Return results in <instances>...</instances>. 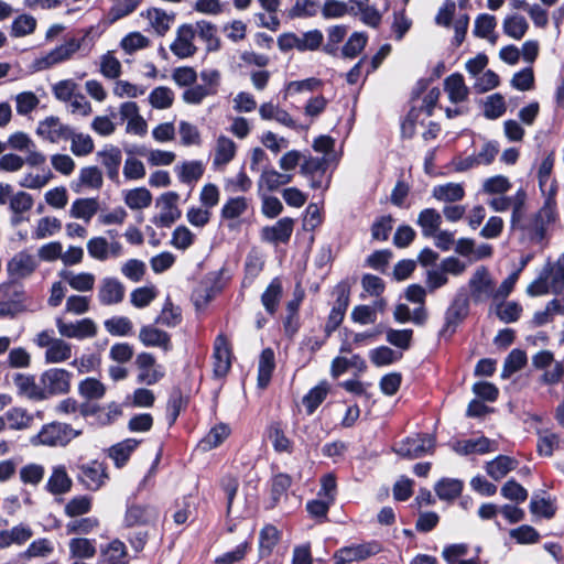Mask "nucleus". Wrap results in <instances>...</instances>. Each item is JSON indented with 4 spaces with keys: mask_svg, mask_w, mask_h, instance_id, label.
I'll list each match as a JSON object with an SVG mask.
<instances>
[{
    "mask_svg": "<svg viewBox=\"0 0 564 564\" xmlns=\"http://www.w3.org/2000/svg\"><path fill=\"white\" fill-rule=\"evenodd\" d=\"M564 290V253L555 262L547 261L539 278L529 284L527 292L531 296L547 293L558 294Z\"/></svg>",
    "mask_w": 564,
    "mask_h": 564,
    "instance_id": "f257e3e1",
    "label": "nucleus"
},
{
    "mask_svg": "<svg viewBox=\"0 0 564 564\" xmlns=\"http://www.w3.org/2000/svg\"><path fill=\"white\" fill-rule=\"evenodd\" d=\"M79 434L80 431L68 424L53 422L45 424L36 435L31 437L30 442L34 446H65Z\"/></svg>",
    "mask_w": 564,
    "mask_h": 564,
    "instance_id": "f03ea898",
    "label": "nucleus"
},
{
    "mask_svg": "<svg viewBox=\"0 0 564 564\" xmlns=\"http://www.w3.org/2000/svg\"><path fill=\"white\" fill-rule=\"evenodd\" d=\"M33 343L40 348H45L46 364H61L72 357V345L62 338L54 337L53 330L40 332Z\"/></svg>",
    "mask_w": 564,
    "mask_h": 564,
    "instance_id": "7ed1b4c3",
    "label": "nucleus"
},
{
    "mask_svg": "<svg viewBox=\"0 0 564 564\" xmlns=\"http://www.w3.org/2000/svg\"><path fill=\"white\" fill-rule=\"evenodd\" d=\"M323 33L319 30H311L301 35L295 33H283L278 37V46L283 52H288L293 48L301 52L315 51L323 43Z\"/></svg>",
    "mask_w": 564,
    "mask_h": 564,
    "instance_id": "20e7f679",
    "label": "nucleus"
},
{
    "mask_svg": "<svg viewBox=\"0 0 564 564\" xmlns=\"http://www.w3.org/2000/svg\"><path fill=\"white\" fill-rule=\"evenodd\" d=\"M6 144L12 150L26 153L25 162L29 166H41L46 162L45 154L37 150L32 138L23 131L10 134Z\"/></svg>",
    "mask_w": 564,
    "mask_h": 564,
    "instance_id": "39448f33",
    "label": "nucleus"
},
{
    "mask_svg": "<svg viewBox=\"0 0 564 564\" xmlns=\"http://www.w3.org/2000/svg\"><path fill=\"white\" fill-rule=\"evenodd\" d=\"M72 375L62 368H50L45 370L40 382L45 394V400L52 395L65 394L70 390Z\"/></svg>",
    "mask_w": 564,
    "mask_h": 564,
    "instance_id": "423d86ee",
    "label": "nucleus"
},
{
    "mask_svg": "<svg viewBox=\"0 0 564 564\" xmlns=\"http://www.w3.org/2000/svg\"><path fill=\"white\" fill-rule=\"evenodd\" d=\"M86 248L89 257L100 262L117 259L123 254V246L120 241H108L104 236L90 238L87 241Z\"/></svg>",
    "mask_w": 564,
    "mask_h": 564,
    "instance_id": "0eeeda50",
    "label": "nucleus"
},
{
    "mask_svg": "<svg viewBox=\"0 0 564 564\" xmlns=\"http://www.w3.org/2000/svg\"><path fill=\"white\" fill-rule=\"evenodd\" d=\"M495 281L486 267H479L469 280L470 297L475 303L494 300Z\"/></svg>",
    "mask_w": 564,
    "mask_h": 564,
    "instance_id": "6e6552de",
    "label": "nucleus"
},
{
    "mask_svg": "<svg viewBox=\"0 0 564 564\" xmlns=\"http://www.w3.org/2000/svg\"><path fill=\"white\" fill-rule=\"evenodd\" d=\"M556 216V212L542 206L527 220L523 231L531 241L540 243L545 238L546 228L555 221Z\"/></svg>",
    "mask_w": 564,
    "mask_h": 564,
    "instance_id": "1a4fd4ad",
    "label": "nucleus"
},
{
    "mask_svg": "<svg viewBox=\"0 0 564 564\" xmlns=\"http://www.w3.org/2000/svg\"><path fill=\"white\" fill-rule=\"evenodd\" d=\"M80 48V41L77 39H70L59 46L51 50L44 56L35 61L37 70H44L53 67L59 63L66 62Z\"/></svg>",
    "mask_w": 564,
    "mask_h": 564,
    "instance_id": "9d476101",
    "label": "nucleus"
},
{
    "mask_svg": "<svg viewBox=\"0 0 564 564\" xmlns=\"http://www.w3.org/2000/svg\"><path fill=\"white\" fill-rule=\"evenodd\" d=\"M135 365L138 368V382L148 386L155 384L165 375L164 367L156 364L152 354L141 352L137 356Z\"/></svg>",
    "mask_w": 564,
    "mask_h": 564,
    "instance_id": "9b49d317",
    "label": "nucleus"
},
{
    "mask_svg": "<svg viewBox=\"0 0 564 564\" xmlns=\"http://www.w3.org/2000/svg\"><path fill=\"white\" fill-rule=\"evenodd\" d=\"M423 93L422 80H417L411 93L410 109L401 123V132L405 138H411L415 133L416 124L423 110Z\"/></svg>",
    "mask_w": 564,
    "mask_h": 564,
    "instance_id": "f8f14e48",
    "label": "nucleus"
},
{
    "mask_svg": "<svg viewBox=\"0 0 564 564\" xmlns=\"http://www.w3.org/2000/svg\"><path fill=\"white\" fill-rule=\"evenodd\" d=\"M69 126L63 123L56 116H48L37 122L35 133L36 135L50 143H58L59 141H66L67 134H69Z\"/></svg>",
    "mask_w": 564,
    "mask_h": 564,
    "instance_id": "ddd939ff",
    "label": "nucleus"
},
{
    "mask_svg": "<svg viewBox=\"0 0 564 564\" xmlns=\"http://www.w3.org/2000/svg\"><path fill=\"white\" fill-rule=\"evenodd\" d=\"M119 115L126 121V132L129 134L143 137L148 131V123L140 115L139 107L133 101L122 102L119 107Z\"/></svg>",
    "mask_w": 564,
    "mask_h": 564,
    "instance_id": "4468645a",
    "label": "nucleus"
},
{
    "mask_svg": "<svg viewBox=\"0 0 564 564\" xmlns=\"http://www.w3.org/2000/svg\"><path fill=\"white\" fill-rule=\"evenodd\" d=\"M180 195L176 192H166L162 194L156 202L160 207V214L155 219V224L161 227H170L181 217V210L177 203Z\"/></svg>",
    "mask_w": 564,
    "mask_h": 564,
    "instance_id": "2eb2a0df",
    "label": "nucleus"
},
{
    "mask_svg": "<svg viewBox=\"0 0 564 564\" xmlns=\"http://www.w3.org/2000/svg\"><path fill=\"white\" fill-rule=\"evenodd\" d=\"M249 200L242 196L230 197L225 202L220 210V217L229 230H237L240 218L248 212Z\"/></svg>",
    "mask_w": 564,
    "mask_h": 564,
    "instance_id": "dca6fc26",
    "label": "nucleus"
},
{
    "mask_svg": "<svg viewBox=\"0 0 564 564\" xmlns=\"http://www.w3.org/2000/svg\"><path fill=\"white\" fill-rule=\"evenodd\" d=\"M196 30L192 24H183L176 31V37L170 45L171 52L178 58H187L195 54L194 39Z\"/></svg>",
    "mask_w": 564,
    "mask_h": 564,
    "instance_id": "f3484780",
    "label": "nucleus"
},
{
    "mask_svg": "<svg viewBox=\"0 0 564 564\" xmlns=\"http://www.w3.org/2000/svg\"><path fill=\"white\" fill-rule=\"evenodd\" d=\"M379 551L380 546L375 542L341 547L334 555V564H347L355 561H362L377 554Z\"/></svg>",
    "mask_w": 564,
    "mask_h": 564,
    "instance_id": "a211bd4d",
    "label": "nucleus"
},
{
    "mask_svg": "<svg viewBox=\"0 0 564 564\" xmlns=\"http://www.w3.org/2000/svg\"><path fill=\"white\" fill-rule=\"evenodd\" d=\"M56 327L59 335L67 338H90L97 333L96 324L90 318H83L75 323H66L62 318H56Z\"/></svg>",
    "mask_w": 564,
    "mask_h": 564,
    "instance_id": "6ab92c4d",
    "label": "nucleus"
},
{
    "mask_svg": "<svg viewBox=\"0 0 564 564\" xmlns=\"http://www.w3.org/2000/svg\"><path fill=\"white\" fill-rule=\"evenodd\" d=\"M294 220L290 217L279 219L272 226H265L261 229V239L270 243H286L293 232Z\"/></svg>",
    "mask_w": 564,
    "mask_h": 564,
    "instance_id": "aec40b11",
    "label": "nucleus"
},
{
    "mask_svg": "<svg viewBox=\"0 0 564 564\" xmlns=\"http://www.w3.org/2000/svg\"><path fill=\"white\" fill-rule=\"evenodd\" d=\"M453 449L459 455L487 454L498 449V443L485 436L454 442Z\"/></svg>",
    "mask_w": 564,
    "mask_h": 564,
    "instance_id": "412c9836",
    "label": "nucleus"
},
{
    "mask_svg": "<svg viewBox=\"0 0 564 564\" xmlns=\"http://www.w3.org/2000/svg\"><path fill=\"white\" fill-rule=\"evenodd\" d=\"M104 184L101 171L97 166L82 167L78 177L72 182V189L75 193H83L84 191H98Z\"/></svg>",
    "mask_w": 564,
    "mask_h": 564,
    "instance_id": "4be33fe9",
    "label": "nucleus"
},
{
    "mask_svg": "<svg viewBox=\"0 0 564 564\" xmlns=\"http://www.w3.org/2000/svg\"><path fill=\"white\" fill-rule=\"evenodd\" d=\"M37 267L34 256L20 251L8 262L7 270L13 279H23L31 275Z\"/></svg>",
    "mask_w": 564,
    "mask_h": 564,
    "instance_id": "5701e85b",
    "label": "nucleus"
},
{
    "mask_svg": "<svg viewBox=\"0 0 564 564\" xmlns=\"http://www.w3.org/2000/svg\"><path fill=\"white\" fill-rule=\"evenodd\" d=\"M214 373L224 377L231 366V352L229 343L224 335H218L214 345Z\"/></svg>",
    "mask_w": 564,
    "mask_h": 564,
    "instance_id": "b1692460",
    "label": "nucleus"
},
{
    "mask_svg": "<svg viewBox=\"0 0 564 564\" xmlns=\"http://www.w3.org/2000/svg\"><path fill=\"white\" fill-rule=\"evenodd\" d=\"M13 383L21 397H24L31 401H43L45 394L41 382L35 381V377L26 373H17L13 377Z\"/></svg>",
    "mask_w": 564,
    "mask_h": 564,
    "instance_id": "393cba45",
    "label": "nucleus"
},
{
    "mask_svg": "<svg viewBox=\"0 0 564 564\" xmlns=\"http://www.w3.org/2000/svg\"><path fill=\"white\" fill-rule=\"evenodd\" d=\"M79 480L88 490H98L104 486L107 474L102 464L93 462L80 467Z\"/></svg>",
    "mask_w": 564,
    "mask_h": 564,
    "instance_id": "a878e982",
    "label": "nucleus"
},
{
    "mask_svg": "<svg viewBox=\"0 0 564 564\" xmlns=\"http://www.w3.org/2000/svg\"><path fill=\"white\" fill-rule=\"evenodd\" d=\"M158 511L148 505H131L127 508L124 523L127 527L145 525L158 519Z\"/></svg>",
    "mask_w": 564,
    "mask_h": 564,
    "instance_id": "bb28decb",
    "label": "nucleus"
},
{
    "mask_svg": "<svg viewBox=\"0 0 564 564\" xmlns=\"http://www.w3.org/2000/svg\"><path fill=\"white\" fill-rule=\"evenodd\" d=\"M124 297L123 284L115 278H105L101 280L98 290V300L104 305H115Z\"/></svg>",
    "mask_w": 564,
    "mask_h": 564,
    "instance_id": "cd10ccee",
    "label": "nucleus"
},
{
    "mask_svg": "<svg viewBox=\"0 0 564 564\" xmlns=\"http://www.w3.org/2000/svg\"><path fill=\"white\" fill-rule=\"evenodd\" d=\"M73 480L68 476L64 465H56L52 468L46 482V490L52 495H64L70 491Z\"/></svg>",
    "mask_w": 564,
    "mask_h": 564,
    "instance_id": "c85d7f7f",
    "label": "nucleus"
},
{
    "mask_svg": "<svg viewBox=\"0 0 564 564\" xmlns=\"http://www.w3.org/2000/svg\"><path fill=\"white\" fill-rule=\"evenodd\" d=\"M141 15L145 18L151 29L158 35H164L172 26L175 20L174 13H167L159 8H151L142 12Z\"/></svg>",
    "mask_w": 564,
    "mask_h": 564,
    "instance_id": "c756f323",
    "label": "nucleus"
},
{
    "mask_svg": "<svg viewBox=\"0 0 564 564\" xmlns=\"http://www.w3.org/2000/svg\"><path fill=\"white\" fill-rule=\"evenodd\" d=\"M292 178V174L280 173L274 169H265L258 180V193L274 192L282 185L290 183Z\"/></svg>",
    "mask_w": 564,
    "mask_h": 564,
    "instance_id": "7c9ffc66",
    "label": "nucleus"
},
{
    "mask_svg": "<svg viewBox=\"0 0 564 564\" xmlns=\"http://www.w3.org/2000/svg\"><path fill=\"white\" fill-rule=\"evenodd\" d=\"M58 275L74 290L77 292H90L93 291L96 282L95 274L90 272H74L69 270H62Z\"/></svg>",
    "mask_w": 564,
    "mask_h": 564,
    "instance_id": "2f4dec72",
    "label": "nucleus"
},
{
    "mask_svg": "<svg viewBox=\"0 0 564 564\" xmlns=\"http://www.w3.org/2000/svg\"><path fill=\"white\" fill-rule=\"evenodd\" d=\"M236 143L226 135H219L214 149L213 165L216 169L226 166L236 155Z\"/></svg>",
    "mask_w": 564,
    "mask_h": 564,
    "instance_id": "473e14b6",
    "label": "nucleus"
},
{
    "mask_svg": "<svg viewBox=\"0 0 564 564\" xmlns=\"http://www.w3.org/2000/svg\"><path fill=\"white\" fill-rule=\"evenodd\" d=\"M33 535L30 525L20 523L8 530L0 531V549H7L12 544L22 545Z\"/></svg>",
    "mask_w": 564,
    "mask_h": 564,
    "instance_id": "72a5a7b5",
    "label": "nucleus"
},
{
    "mask_svg": "<svg viewBox=\"0 0 564 564\" xmlns=\"http://www.w3.org/2000/svg\"><path fill=\"white\" fill-rule=\"evenodd\" d=\"M69 557L74 560H90L97 553L96 540L83 536L72 538L68 541Z\"/></svg>",
    "mask_w": 564,
    "mask_h": 564,
    "instance_id": "f704fd0d",
    "label": "nucleus"
},
{
    "mask_svg": "<svg viewBox=\"0 0 564 564\" xmlns=\"http://www.w3.org/2000/svg\"><path fill=\"white\" fill-rule=\"evenodd\" d=\"M111 6L107 10L104 20L107 24H113L117 21L130 15L137 10L142 0H110Z\"/></svg>",
    "mask_w": 564,
    "mask_h": 564,
    "instance_id": "c9c22d12",
    "label": "nucleus"
},
{
    "mask_svg": "<svg viewBox=\"0 0 564 564\" xmlns=\"http://www.w3.org/2000/svg\"><path fill=\"white\" fill-rule=\"evenodd\" d=\"M97 156L106 169L108 177L110 180H117L122 160L121 150L117 147L110 145L99 151Z\"/></svg>",
    "mask_w": 564,
    "mask_h": 564,
    "instance_id": "e433bc0d",
    "label": "nucleus"
},
{
    "mask_svg": "<svg viewBox=\"0 0 564 564\" xmlns=\"http://www.w3.org/2000/svg\"><path fill=\"white\" fill-rule=\"evenodd\" d=\"M139 339L147 347H159L165 351L171 348L169 334L153 326H143L140 329Z\"/></svg>",
    "mask_w": 564,
    "mask_h": 564,
    "instance_id": "4c0bfd02",
    "label": "nucleus"
},
{
    "mask_svg": "<svg viewBox=\"0 0 564 564\" xmlns=\"http://www.w3.org/2000/svg\"><path fill=\"white\" fill-rule=\"evenodd\" d=\"M444 90L454 104L465 101L469 95V88L466 86L463 75L458 73L452 74L444 80Z\"/></svg>",
    "mask_w": 564,
    "mask_h": 564,
    "instance_id": "58836bf2",
    "label": "nucleus"
},
{
    "mask_svg": "<svg viewBox=\"0 0 564 564\" xmlns=\"http://www.w3.org/2000/svg\"><path fill=\"white\" fill-rule=\"evenodd\" d=\"M128 551L126 545L119 541H111L100 551L99 564H128Z\"/></svg>",
    "mask_w": 564,
    "mask_h": 564,
    "instance_id": "ea45409f",
    "label": "nucleus"
},
{
    "mask_svg": "<svg viewBox=\"0 0 564 564\" xmlns=\"http://www.w3.org/2000/svg\"><path fill=\"white\" fill-rule=\"evenodd\" d=\"M99 209V202L95 197L77 198L73 202L69 215L73 218L89 223Z\"/></svg>",
    "mask_w": 564,
    "mask_h": 564,
    "instance_id": "a19ab883",
    "label": "nucleus"
},
{
    "mask_svg": "<svg viewBox=\"0 0 564 564\" xmlns=\"http://www.w3.org/2000/svg\"><path fill=\"white\" fill-rule=\"evenodd\" d=\"M66 140L70 141V151L75 156H87L95 150V142L88 133L76 132L69 128Z\"/></svg>",
    "mask_w": 564,
    "mask_h": 564,
    "instance_id": "79ce46f5",
    "label": "nucleus"
},
{
    "mask_svg": "<svg viewBox=\"0 0 564 564\" xmlns=\"http://www.w3.org/2000/svg\"><path fill=\"white\" fill-rule=\"evenodd\" d=\"M527 193L524 189H519L514 194L513 205L511 207V219L510 225L514 230H522L527 225Z\"/></svg>",
    "mask_w": 564,
    "mask_h": 564,
    "instance_id": "37998d69",
    "label": "nucleus"
},
{
    "mask_svg": "<svg viewBox=\"0 0 564 564\" xmlns=\"http://www.w3.org/2000/svg\"><path fill=\"white\" fill-rule=\"evenodd\" d=\"M54 553V543L47 538H39L32 541L20 554L22 560L47 558Z\"/></svg>",
    "mask_w": 564,
    "mask_h": 564,
    "instance_id": "c03bdc74",
    "label": "nucleus"
},
{
    "mask_svg": "<svg viewBox=\"0 0 564 564\" xmlns=\"http://www.w3.org/2000/svg\"><path fill=\"white\" fill-rule=\"evenodd\" d=\"M517 467V460L506 456L499 455L495 459L486 464L487 474L495 480H500Z\"/></svg>",
    "mask_w": 564,
    "mask_h": 564,
    "instance_id": "a18cd8bd",
    "label": "nucleus"
},
{
    "mask_svg": "<svg viewBox=\"0 0 564 564\" xmlns=\"http://www.w3.org/2000/svg\"><path fill=\"white\" fill-rule=\"evenodd\" d=\"M174 171L182 183L189 184L203 176L205 167L200 161H185L175 165Z\"/></svg>",
    "mask_w": 564,
    "mask_h": 564,
    "instance_id": "49530a36",
    "label": "nucleus"
},
{
    "mask_svg": "<svg viewBox=\"0 0 564 564\" xmlns=\"http://www.w3.org/2000/svg\"><path fill=\"white\" fill-rule=\"evenodd\" d=\"M350 368L362 372L367 368L366 361L359 355H354L350 358L336 357L332 361L330 375L338 378Z\"/></svg>",
    "mask_w": 564,
    "mask_h": 564,
    "instance_id": "de8ad7c7",
    "label": "nucleus"
},
{
    "mask_svg": "<svg viewBox=\"0 0 564 564\" xmlns=\"http://www.w3.org/2000/svg\"><path fill=\"white\" fill-rule=\"evenodd\" d=\"M7 426L13 431L29 429L33 423V415L23 408H11L4 413Z\"/></svg>",
    "mask_w": 564,
    "mask_h": 564,
    "instance_id": "09e8293b",
    "label": "nucleus"
},
{
    "mask_svg": "<svg viewBox=\"0 0 564 564\" xmlns=\"http://www.w3.org/2000/svg\"><path fill=\"white\" fill-rule=\"evenodd\" d=\"M123 200L130 209H144L151 205L152 194L145 187H137L124 191Z\"/></svg>",
    "mask_w": 564,
    "mask_h": 564,
    "instance_id": "8fccbe9b",
    "label": "nucleus"
},
{
    "mask_svg": "<svg viewBox=\"0 0 564 564\" xmlns=\"http://www.w3.org/2000/svg\"><path fill=\"white\" fill-rule=\"evenodd\" d=\"M274 368V352L267 348L261 352L258 365V386L260 388L263 389L269 384Z\"/></svg>",
    "mask_w": 564,
    "mask_h": 564,
    "instance_id": "3c124183",
    "label": "nucleus"
},
{
    "mask_svg": "<svg viewBox=\"0 0 564 564\" xmlns=\"http://www.w3.org/2000/svg\"><path fill=\"white\" fill-rule=\"evenodd\" d=\"M354 0H325L322 14L325 19H339L345 15H352Z\"/></svg>",
    "mask_w": 564,
    "mask_h": 564,
    "instance_id": "603ef678",
    "label": "nucleus"
},
{
    "mask_svg": "<svg viewBox=\"0 0 564 564\" xmlns=\"http://www.w3.org/2000/svg\"><path fill=\"white\" fill-rule=\"evenodd\" d=\"M139 442L134 438H127L109 448V456L117 467H122L129 459L131 453L138 447Z\"/></svg>",
    "mask_w": 564,
    "mask_h": 564,
    "instance_id": "864d4df0",
    "label": "nucleus"
},
{
    "mask_svg": "<svg viewBox=\"0 0 564 564\" xmlns=\"http://www.w3.org/2000/svg\"><path fill=\"white\" fill-rule=\"evenodd\" d=\"M230 434L228 425L220 423L210 429L208 434L199 442L202 451L207 452L219 446Z\"/></svg>",
    "mask_w": 564,
    "mask_h": 564,
    "instance_id": "5fc2aeb1",
    "label": "nucleus"
},
{
    "mask_svg": "<svg viewBox=\"0 0 564 564\" xmlns=\"http://www.w3.org/2000/svg\"><path fill=\"white\" fill-rule=\"evenodd\" d=\"M369 359L376 367L390 366L402 358L400 351L393 350L388 346H379L369 351Z\"/></svg>",
    "mask_w": 564,
    "mask_h": 564,
    "instance_id": "6e6d98bb",
    "label": "nucleus"
},
{
    "mask_svg": "<svg viewBox=\"0 0 564 564\" xmlns=\"http://www.w3.org/2000/svg\"><path fill=\"white\" fill-rule=\"evenodd\" d=\"M99 72L108 79H117L121 76L122 65L113 51H108L100 56Z\"/></svg>",
    "mask_w": 564,
    "mask_h": 564,
    "instance_id": "4d7b16f0",
    "label": "nucleus"
},
{
    "mask_svg": "<svg viewBox=\"0 0 564 564\" xmlns=\"http://www.w3.org/2000/svg\"><path fill=\"white\" fill-rule=\"evenodd\" d=\"M352 15H360L364 23L377 26L381 21L379 11L369 4V0H354Z\"/></svg>",
    "mask_w": 564,
    "mask_h": 564,
    "instance_id": "13d9d810",
    "label": "nucleus"
},
{
    "mask_svg": "<svg viewBox=\"0 0 564 564\" xmlns=\"http://www.w3.org/2000/svg\"><path fill=\"white\" fill-rule=\"evenodd\" d=\"M538 453L545 457H551L553 453L560 447V436L556 433L544 430L538 432Z\"/></svg>",
    "mask_w": 564,
    "mask_h": 564,
    "instance_id": "bf43d9fd",
    "label": "nucleus"
},
{
    "mask_svg": "<svg viewBox=\"0 0 564 564\" xmlns=\"http://www.w3.org/2000/svg\"><path fill=\"white\" fill-rule=\"evenodd\" d=\"M61 228L62 224L56 217L46 216L37 220L32 235L34 239L41 240L54 236Z\"/></svg>",
    "mask_w": 564,
    "mask_h": 564,
    "instance_id": "052dcab7",
    "label": "nucleus"
},
{
    "mask_svg": "<svg viewBox=\"0 0 564 564\" xmlns=\"http://www.w3.org/2000/svg\"><path fill=\"white\" fill-rule=\"evenodd\" d=\"M149 45L150 40L137 31L124 35L119 43V46L122 48V51L129 55L135 53L137 51L147 48Z\"/></svg>",
    "mask_w": 564,
    "mask_h": 564,
    "instance_id": "680f3d73",
    "label": "nucleus"
},
{
    "mask_svg": "<svg viewBox=\"0 0 564 564\" xmlns=\"http://www.w3.org/2000/svg\"><path fill=\"white\" fill-rule=\"evenodd\" d=\"M432 194L442 202H456L464 197L465 191L460 184L448 183L434 187Z\"/></svg>",
    "mask_w": 564,
    "mask_h": 564,
    "instance_id": "e2e57ef3",
    "label": "nucleus"
},
{
    "mask_svg": "<svg viewBox=\"0 0 564 564\" xmlns=\"http://www.w3.org/2000/svg\"><path fill=\"white\" fill-rule=\"evenodd\" d=\"M528 29L529 24L521 15H510L503 21V32L514 40H521Z\"/></svg>",
    "mask_w": 564,
    "mask_h": 564,
    "instance_id": "0e129e2a",
    "label": "nucleus"
},
{
    "mask_svg": "<svg viewBox=\"0 0 564 564\" xmlns=\"http://www.w3.org/2000/svg\"><path fill=\"white\" fill-rule=\"evenodd\" d=\"M149 102L155 109H167L174 102V93L166 86H159L150 93Z\"/></svg>",
    "mask_w": 564,
    "mask_h": 564,
    "instance_id": "69168bd1",
    "label": "nucleus"
},
{
    "mask_svg": "<svg viewBox=\"0 0 564 564\" xmlns=\"http://www.w3.org/2000/svg\"><path fill=\"white\" fill-rule=\"evenodd\" d=\"M52 178L53 174L50 170L43 171L42 173L29 172L21 177L19 185L28 189H41L46 186Z\"/></svg>",
    "mask_w": 564,
    "mask_h": 564,
    "instance_id": "338daca9",
    "label": "nucleus"
},
{
    "mask_svg": "<svg viewBox=\"0 0 564 564\" xmlns=\"http://www.w3.org/2000/svg\"><path fill=\"white\" fill-rule=\"evenodd\" d=\"M36 28V19L30 14L17 17L11 24V35L22 37L32 34Z\"/></svg>",
    "mask_w": 564,
    "mask_h": 564,
    "instance_id": "774afa93",
    "label": "nucleus"
}]
</instances>
